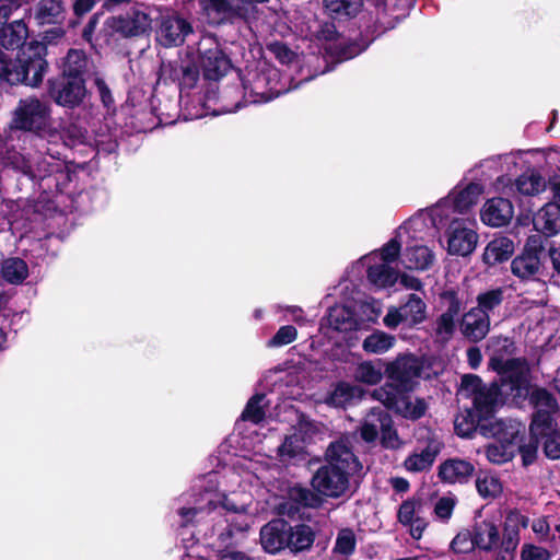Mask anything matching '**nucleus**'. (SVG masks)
<instances>
[{
    "label": "nucleus",
    "mask_w": 560,
    "mask_h": 560,
    "mask_svg": "<svg viewBox=\"0 0 560 560\" xmlns=\"http://www.w3.org/2000/svg\"><path fill=\"white\" fill-rule=\"evenodd\" d=\"M521 441H522V439L518 435L516 451H518L521 453L523 464L525 466H527V465H530L536 458L537 448H538V438H535L532 434V438L528 443L521 444Z\"/></svg>",
    "instance_id": "bf43d9fd"
},
{
    "label": "nucleus",
    "mask_w": 560,
    "mask_h": 560,
    "mask_svg": "<svg viewBox=\"0 0 560 560\" xmlns=\"http://www.w3.org/2000/svg\"><path fill=\"white\" fill-rule=\"evenodd\" d=\"M354 377L361 383L375 385L383 377L382 368L371 361L362 362L357 366Z\"/></svg>",
    "instance_id": "49530a36"
},
{
    "label": "nucleus",
    "mask_w": 560,
    "mask_h": 560,
    "mask_svg": "<svg viewBox=\"0 0 560 560\" xmlns=\"http://www.w3.org/2000/svg\"><path fill=\"white\" fill-rule=\"evenodd\" d=\"M326 459L327 465L313 476L312 487L325 497L339 498L349 490L350 479L360 474L362 465L343 440L328 446Z\"/></svg>",
    "instance_id": "7ed1b4c3"
},
{
    "label": "nucleus",
    "mask_w": 560,
    "mask_h": 560,
    "mask_svg": "<svg viewBox=\"0 0 560 560\" xmlns=\"http://www.w3.org/2000/svg\"><path fill=\"white\" fill-rule=\"evenodd\" d=\"M472 464L459 458L447 459L439 467V477L448 483H464L472 475Z\"/></svg>",
    "instance_id": "cd10ccee"
},
{
    "label": "nucleus",
    "mask_w": 560,
    "mask_h": 560,
    "mask_svg": "<svg viewBox=\"0 0 560 560\" xmlns=\"http://www.w3.org/2000/svg\"><path fill=\"white\" fill-rule=\"evenodd\" d=\"M425 214H419L410 218L400 226L409 225L406 238L400 241L399 261L408 270L424 271L430 269L434 261L433 250L425 244V238L430 234V228Z\"/></svg>",
    "instance_id": "0eeeda50"
},
{
    "label": "nucleus",
    "mask_w": 560,
    "mask_h": 560,
    "mask_svg": "<svg viewBox=\"0 0 560 560\" xmlns=\"http://www.w3.org/2000/svg\"><path fill=\"white\" fill-rule=\"evenodd\" d=\"M457 504V499L453 494L441 497L434 505V515L442 522H447Z\"/></svg>",
    "instance_id": "5fc2aeb1"
},
{
    "label": "nucleus",
    "mask_w": 560,
    "mask_h": 560,
    "mask_svg": "<svg viewBox=\"0 0 560 560\" xmlns=\"http://www.w3.org/2000/svg\"><path fill=\"white\" fill-rule=\"evenodd\" d=\"M514 252V243L506 236L493 238L485 248L483 261L493 266L498 262L508 260Z\"/></svg>",
    "instance_id": "7c9ffc66"
},
{
    "label": "nucleus",
    "mask_w": 560,
    "mask_h": 560,
    "mask_svg": "<svg viewBox=\"0 0 560 560\" xmlns=\"http://www.w3.org/2000/svg\"><path fill=\"white\" fill-rule=\"evenodd\" d=\"M421 508V500L411 498L401 503L397 514L399 523L409 526L410 535L415 539H420L427 527V522L419 515Z\"/></svg>",
    "instance_id": "393cba45"
},
{
    "label": "nucleus",
    "mask_w": 560,
    "mask_h": 560,
    "mask_svg": "<svg viewBox=\"0 0 560 560\" xmlns=\"http://www.w3.org/2000/svg\"><path fill=\"white\" fill-rule=\"evenodd\" d=\"M460 394L468 397V395H466L463 392V383L460 384ZM469 398H471L472 406H475L474 396H469ZM485 422L486 421L481 420L479 415H477L476 408L472 407L471 411H468L467 413L458 415L455 418V421H454L455 432L457 433V435H459L462 438H468L471 435L472 432H475L477 430L480 431V423H485Z\"/></svg>",
    "instance_id": "c9c22d12"
},
{
    "label": "nucleus",
    "mask_w": 560,
    "mask_h": 560,
    "mask_svg": "<svg viewBox=\"0 0 560 560\" xmlns=\"http://www.w3.org/2000/svg\"><path fill=\"white\" fill-rule=\"evenodd\" d=\"M12 10L13 7L11 4L0 5V46L5 49L20 48L16 59L13 61V63H16L22 50L34 42L25 44L28 32L27 26L23 21L19 20L11 24H7V21L12 14ZM3 54L7 55L5 52ZM5 58L8 61L12 62L8 56H5Z\"/></svg>",
    "instance_id": "dca6fc26"
},
{
    "label": "nucleus",
    "mask_w": 560,
    "mask_h": 560,
    "mask_svg": "<svg viewBox=\"0 0 560 560\" xmlns=\"http://www.w3.org/2000/svg\"><path fill=\"white\" fill-rule=\"evenodd\" d=\"M357 536L351 528H341L338 530L335 545L332 547V560H347L355 551Z\"/></svg>",
    "instance_id": "e433bc0d"
},
{
    "label": "nucleus",
    "mask_w": 560,
    "mask_h": 560,
    "mask_svg": "<svg viewBox=\"0 0 560 560\" xmlns=\"http://www.w3.org/2000/svg\"><path fill=\"white\" fill-rule=\"evenodd\" d=\"M372 397L388 409H393L409 419L421 418L428 408L424 399L410 396L406 390L395 386L394 383H386L384 386L374 389Z\"/></svg>",
    "instance_id": "9b49d317"
},
{
    "label": "nucleus",
    "mask_w": 560,
    "mask_h": 560,
    "mask_svg": "<svg viewBox=\"0 0 560 560\" xmlns=\"http://www.w3.org/2000/svg\"><path fill=\"white\" fill-rule=\"evenodd\" d=\"M474 539L477 548L486 551L495 550L501 542L497 524L491 520L477 523L474 528Z\"/></svg>",
    "instance_id": "c85d7f7f"
},
{
    "label": "nucleus",
    "mask_w": 560,
    "mask_h": 560,
    "mask_svg": "<svg viewBox=\"0 0 560 560\" xmlns=\"http://www.w3.org/2000/svg\"><path fill=\"white\" fill-rule=\"evenodd\" d=\"M192 32L191 24L176 14L163 15L156 32L158 40L165 47L182 45Z\"/></svg>",
    "instance_id": "aec40b11"
},
{
    "label": "nucleus",
    "mask_w": 560,
    "mask_h": 560,
    "mask_svg": "<svg viewBox=\"0 0 560 560\" xmlns=\"http://www.w3.org/2000/svg\"><path fill=\"white\" fill-rule=\"evenodd\" d=\"M200 19L211 26L231 23L241 15L240 0H196Z\"/></svg>",
    "instance_id": "f3484780"
},
{
    "label": "nucleus",
    "mask_w": 560,
    "mask_h": 560,
    "mask_svg": "<svg viewBox=\"0 0 560 560\" xmlns=\"http://www.w3.org/2000/svg\"><path fill=\"white\" fill-rule=\"evenodd\" d=\"M243 86L246 102L256 104L271 101L298 85L287 86L282 82L280 71L268 67L259 73H255L252 80L244 82Z\"/></svg>",
    "instance_id": "9d476101"
},
{
    "label": "nucleus",
    "mask_w": 560,
    "mask_h": 560,
    "mask_svg": "<svg viewBox=\"0 0 560 560\" xmlns=\"http://www.w3.org/2000/svg\"><path fill=\"white\" fill-rule=\"evenodd\" d=\"M425 317L427 304L419 295L412 293L408 295L407 301L402 305L389 307L383 322L387 328L395 329L400 324H407L409 326L418 325L422 323Z\"/></svg>",
    "instance_id": "2eb2a0df"
},
{
    "label": "nucleus",
    "mask_w": 560,
    "mask_h": 560,
    "mask_svg": "<svg viewBox=\"0 0 560 560\" xmlns=\"http://www.w3.org/2000/svg\"><path fill=\"white\" fill-rule=\"evenodd\" d=\"M457 318L441 314L434 324V335L440 342H447L452 339Z\"/></svg>",
    "instance_id": "8fccbe9b"
},
{
    "label": "nucleus",
    "mask_w": 560,
    "mask_h": 560,
    "mask_svg": "<svg viewBox=\"0 0 560 560\" xmlns=\"http://www.w3.org/2000/svg\"><path fill=\"white\" fill-rule=\"evenodd\" d=\"M60 168L59 163H48L46 161H43L39 163L36 167H34L31 163H25L23 166V173L26 175H30L32 177H44L46 175H49Z\"/></svg>",
    "instance_id": "052dcab7"
},
{
    "label": "nucleus",
    "mask_w": 560,
    "mask_h": 560,
    "mask_svg": "<svg viewBox=\"0 0 560 560\" xmlns=\"http://www.w3.org/2000/svg\"><path fill=\"white\" fill-rule=\"evenodd\" d=\"M290 495L305 506H313L316 501L315 495L304 488H293Z\"/></svg>",
    "instance_id": "69168bd1"
},
{
    "label": "nucleus",
    "mask_w": 560,
    "mask_h": 560,
    "mask_svg": "<svg viewBox=\"0 0 560 560\" xmlns=\"http://www.w3.org/2000/svg\"><path fill=\"white\" fill-rule=\"evenodd\" d=\"M298 338V330L292 325L281 326L277 332L267 341L268 348H279L292 343Z\"/></svg>",
    "instance_id": "864d4df0"
},
{
    "label": "nucleus",
    "mask_w": 560,
    "mask_h": 560,
    "mask_svg": "<svg viewBox=\"0 0 560 560\" xmlns=\"http://www.w3.org/2000/svg\"><path fill=\"white\" fill-rule=\"evenodd\" d=\"M441 299L446 306L442 314L457 318L463 306V301L457 293L454 290H446L442 293Z\"/></svg>",
    "instance_id": "4d7b16f0"
},
{
    "label": "nucleus",
    "mask_w": 560,
    "mask_h": 560,
    "mask_svg": "<svg viewBox=\"0 0 560 560\" xmlns=\"http://www.w3.org/2000/svg\"><path fill=\"white\" fill-rule=\"evenodd\" d=\"M383 419L385 422L380 433L382 446L389 450H399L404 445V442L394 429L392 418L388 415L387 418Z\"/></svg>",
    "instance_id": "3c124183"
},
{
    "label": "nucleus",
    "mask_w": 560,
    "mask_h": 560,
    "mask_svg": "<svg viewBox=\"0 0 560 560\" xmlns=\"http://www.w3.org/2000/svg\"><path fill=\"white\" fill-rule=\"evenodd\" d=\"M85 96L86 89L83 78L63 77V82L55 95V101L61 106L72 108L79 106Z\"/></svg>",
    "instance_id": "a878e982"
},
{
    "label": "nucleus",
    "mask_w": 560,
    "mask_h": 560,
    "mask_svg": "<svg viewBox=\"0 0 560 560\" xmlns=\"http://www.w3.org/2000/svg\"><path fill=\"white\" fill-rule=\"evenodd\" d=\"M288 545L291 551L300 552L310 549L315 540V533L308 525H288Z\"/></svg>",
    "instance_id": "473e14b6"
},
{
    "label": "nucleus",
    "mask_w": 560,
    "mask_h": 560,
    "mask_svg": "<svg viewBox=\"0 0 560 560\" xmlns=\"http://www.w3.org/2000/svg\"><path fill=\"white\" fill-rule=\"evenodd\" d=\"M1 275L9 283L20 284L27 278L28 267L22 258H7L2 261Z\"/></svg>",
    "instance_id": "ea45409f"
},
{
    "label": "nucleus",
    "mask_w": 560,
    "mask_h": 560,
    "mask_svg": "<svg viewBox=\"0 0 560 560\" xmlns=\"http://www.w3.org/2000/svg\"><path fill=\"white\" fill-rule=\"evenodd\" d=\"M521 559L522 560H550V552L539 546H535L532 544H526L522 547L521 550Z\"/></svg>",
    "instance_id": "e2e57ef3"
},
{
    "label": "nucleus",
    "mask_w": 560,
    "mask_h": 560,
    "mask_svg": "<svg viewBox=\"0 0 560 560\" xmlns=\"http://www.w3.org/2000/svg\"><path fill=\"white\" fill-rule=\"evenodd\" d=\"M518 156L514 153L490 158L485 160L480 167L487 171H494L501 173L498 176L494 187L497 191L508 194L516 190L524 196H536L542 192L546 187V180L539 172L529 170L523 173L513 183L509 175L513 174L517 170Z\"/></svg>",
    "instance_id": "39448f33"
},
{
    "label": "nucleus",
    "mask_w": 560,
    "mask_h": 560,
    "mask_svg": "<svg viewBox=\"0 0 560 560\" xmlns=\"http://www.w3.org/2000/svg\"><path fill=\"white\" fill-rule=\"evenodd\" d=\"M205 480L207 486L194 501L192 506H183L178 510L182 525L186 526L194 520L199 522L203 516L211 515L213 523L209 530L205 532L208 539L217 538L220 545H228L234 533L246 532L254 523L255 516L250 512L249 504L242 502L240 505L229 495L231 490V472L225 474L219 480L215 472H209Z\"/></svg>",
    "instance_id": "f03ea898"
},
{
    "label": "nucleus",
    "mask_w": 560,
    "mask_h": 560,
    "mask_svg": "<svg viewBox=\"0 0 560 560\" xmlns=\"http://www.w3.org/2000/svg\"><path fill=\"white\" fill-rule=\"evenodd\" d=\"M388 377L395 382L401 390L411 388L412 380L419 377L421 373V363L415 355H404L397 358L386 366Z\"/></svg>",
    "instance_id": "412c9836"
},
{
    "label": "nucleus",
    "mask_w": 560,
    "mask_h": 560,
    "mask_svg": "<svg viewBox=\"0 0 560 560\" xmlns=\"http://www.w3.org/2000/svg\"><path fill=\"white\" fill-rule=\"evenodd\" d=\"M526 362L525 359H522ZM527 364V363H525ZM528 368V365H526ZM529 372V369H527ZM526 378H528V373H526ZM529 383V380H527ZM529 395V401L534 407V413L532 423L529 427L530 434H544L547 431H550L556 423V415L559 412V405L551 393H549L545 388H535Z\"/></svg>",
    "instance_id": "f8f14e48"
},
{
    "label": "nucleus",
    "mask_w": 560,
    "mask_h": 560,
    "mask_svg": "<svg viewBox=\"0 0 560 560\" xmlns=\"http://www.w3.org/2000/svg\"><path fill=\"white\" fill-rule=\"evenodd\" d=\"M324 8L332 19L352 18L362 8V0H324Z\"/></svg>",
    "instance_id": "58836bf2"
},
{
    "label": "nucleus",
    "mask_w": 560,
    "mask_h": 560,
    "mask_svg": "<svg viewBox=\"0 0 560 560\" xmlns=\"http://www.w3.org/2000/svg\"><path fill=\"white\" fill-rule=\"evenodd\" d=\"M540 234L541 233H537L528 236L523 250L524 253L536 254L539 255V257L541 258L544 250V240Z\"/></svg>",
    "instance_id": "0e129e2a"
},
{
    "label": "nucleus",
    "mask_w": 560,
    "mask_h": 560,
    "mask_svg": "<svg viewBox=\"0 0 560 560\" xmlns=\"http://www.w3.org/2000/svg\"><path fill=\"white\" fill-rule=\"evenodd\" d=\"M363 396V389L359 385L339 383L327 398V404L334 407H345Z\"/></svg>",
    "instance_id": "f704fd0d"
},
{
    "label": "nucleus",
    "mask_w": 560,
    "mask_h": 560,
    "mask_svg": "<svg viewBox=\"0 0 560 560\" xmlns=\"http://www.w3.org/2000/svg\"><path fill=\"white\" fill-rule=\"evenodd\" d=\"M265 417V395L257 394L253 396L243 413L242 419L245 421H250L253 423H259Z\"/></svg>",
    "instance_id": "de8ad7c7"
},
{
    "label": "nucleus",
    "mask_w": 560,
    "mask_h": 560,
    "mask_svg": "<svg viewBox=\"0 0 560 560\" xmlns=\"http://www.w3.org/2000/svg\"><path fill=\"white\" fill-rule=\"evenodd\" d=\"M212 560H253L249 556L237 550L219 551Z\"/></svg>",
    "instance_id": "774afa93"
},
{
    "label": "nucleus",
    "mask_w": 560,
    "mask_h": 560,
    "mask_svg": "<svg viewBox=\"0 0 560 560\" xmlns=\"http://www.w3.org/2000/svg\"><path fill=\"white\" fill-rule=\"evenodd\" d=\"M152 21L149 12L133 9L125 15L109 19L108 26L125 37H131L149 32L152 27Z\"/></svg>",
    "instance_id": "a211bd4d"
},
{
    "label": "nucleus",
    "mask_w": 560,
    "mask_h": 560,
    "mask_svg": "<svg viewBox=\"0 0 560 560\" xmlns=\"http://www.w3.org/2000/svg\"><path fill=\"white\" fill-rule=\"evenodd\" d=\"M199 65L187 63L182 65L180 71H182V78H180V86L185 89H191L195 86V84L198 81L199 78Z\"/></svg>",
    "instance_id": "680f3d73"
},
{
    "label": "nucleus",
    "mask_w": 560,
    "mask_h": 560,
    "mask_svg": "<svg viewBox=\"0 0 560 560\" xmlns=\"http://www.w3.org/2000/svg\"><path fill=\"white\" fill-rule=\"evenodd\" d=\"M275 312L282 313L281 320L294 322L299 326H304L307 323L304 311L296 305H276Z\"/></svg>",
    "instance_id": "6e6d98bb"
},
{
    "label": "nucleus",
    "mask_w": 560,
    "mask_h": 560,
    "mask_svg": "<svg viewBox=\"0 0 560 560\" xmlns=\"http://www.w3.org/2000/svg\"><path fill=\"white\" fill-rule=\"evenodd\" d=\"M483 190V185L480 183L459 184L425 215L435 229H442L451 218H457V214H464L477 205Z\"/></svg>",
    "instance_id": "1a4fd4ad"
},
{
    "label": "nucleus",
    "mask_w": 560,
    "mask_h": 560,
    "mask_svg": "<svg viewBox=\"0 0 560 560\" xmlns=\"http://www.w3.org/2000/svg\"><path fill=\"white\" fill-rule=\"evenodd\" d=\"M459 328L466 339L478 342L490 331V318L480 310L472 307L463 315Z\"/></svg>",
    "instance_id": "5701e85b"
},
{
    "label": "nucleus",
    "mask_w": 560,
    "mask_h": 560,
    "mask_svg": "<svg viewBox=\"0 0 560 560\" xmlns=\"http://www.w3.org/2000/svg\"><path fill=\"white\" fill-rule=\"evenodd\" d=\"M475 547L474 535L467 530L458 533L451 542V548L456 553H467Z\"/></svg>",
    "instance_id": "13d9d810"
},
{
    "label": "nucleus",
    "mask_w": 560,
    "mask_h": 560,
    "mask_svg": "<svg viewBox=\"0 0 560 560\" xmlns=\"http://www.w3.org/2000/svg\"><path fill=\"white\" fill-rule=\"evenodd\" d=\"M387 416L388 413L382 408H372L361 424V438L368 443L374 442L384 425L385 421L383 418H387Z\"/></svg>",
    "instance_id": "72a5a7b5"
},
{
    "label": "nucleus",
    "mask_w": 560,
    "mask_h": 560,
    "mask_svg": "<svg viewBox=\"0 0 560 560\" xmlns=\"http://www.w3.org/2000/svg\"><path fill=\"white\" fill-rule=\"evenodd\" d=\"M556 427L557 424H553L550 431L534 435L535 438H545L544 451L546 456L551 459L560 458V432L556 430Z\"/></svg>",
    "instance_id": "603ef678"
},
{
    "label": "nucleus",
    "mask_w": 560,
    "mask_h": 560,
    "mask_svg": "<svg viewBox=\"0 0 560 560\" xmlns=\"http://www.w3.org/2000/svg\"><path fill=\"white\" fill-rule=\"evenodd\" d=\"M503 302V290L502 289H493L487 292L480 293L477 296V306L476 310H480L482 314L487 315L490 318V315L493 314L495 308H498Z\"/></svg>",
    "instance_id": "a18cd8bd"
},
{
    "label": "nucleus",
    "mask_w": 560,
    "mask_h": 560,
    "mask_svg": "<svg viewBox=\"0 0 560 560\" xmlns=\"http://www.w3.org/2000/svg\"><path fill=\"white\" fill-rule=\"evenodd\" d=\"M476 488L483 499H493L502 491L499 478L488 472H481L477 476Z\"/></svg>",
    "instance_id": "37998d69"
},
{
    "label": "nucleus",
    "mask_w": 560,
    "mask_h": 560,
    "mask_svg": "<svg viewBox=\"0 0 560 560\" xmlns=\"http://www.w3.org/2000/svg\"><path fill=\"white\" fill-rule=\"evenodd\" d=\"M540 269L541 258L536 254L523 252L511 264L512 273L521 279H532L539 273Z\"/></svg>",
    "instance_id": "2f4dec72"
},
{
    "label": "nucleus",
    "mask_w": 560,
    "mask_h": 560,
    "mask_svg": "<svg viewBox=\"0 0 560 560\" xmlns=\"http://www.w3.org/2000/svg\"><path fill=\"white\" fill-rule=\"evenodd\" d=\"M353 307L358 313L360 326L365 322H375L382 313L381 303L373 299L354 303Z\"/></svg>",
    "instance_id": "09e8293b"
},
{
    "label": "nucleus",
    "mask_w": 560,
    "mask_h": 560,
    "mask_svg": "<svg viewBox=\"0 0 560 560\" xmlns=\"http://www.w3.org/2000/svg\"><path fill=\"white\" fill-rule=\"evenodd\" d=\"M408 228L399 226L395 236L389 240L380 250L363 256L353 265V269L366 268L368 280L377 289L393 287L398 280L399 272L392 264L395 262L400 253V241L406 238Z\"/></svg>",
    "instance_id": "20e7f679"
},
{
    "label": "nucleus",
    "mask_w": 560,
    "mask_h": 560,
    "mask_svg": "<svg viewBox=\"0 0 560 560\" xmlns=\"http://www.w3.org/2000/svg\"><path fill=\"white\" fill-rule=\"evenodd\" d=\"M88 59L81 50H70L66 57L63 77H81L88 69Z\"/></svg>",
    "instance_id": "c03bdc74"
},
{
    "label": "nucleus",
    "mask_w": 560,
    "mask_h": 560,
    "mask_svg": "<svg viewBox=\"0 0 560 560\" xmlns=\"http://www.w3.org/2000/svg\"><path fill=\"white\" fill-rule=\"evenodd\" d=\"M550 201L548 205L556 206L560 210V175H555L549 180Z\"/></svg>",
    "instance_id": "338daca9"
},
{
    "label": "nucleus",
    "mask_w": 560,
    "mask_h": 560,
    "mask_svg": "<svg viewBox=\"0 0 560 560\" xmlns=\"http://www.w3.org/2000/svg\"><path fill=\"white\" fill-rule=\"evenodd\" d=\"M51 114L52 107L48 100L36 96L21 98L12 112L10 129L39 137H56L57 128Z\"/></svg>",
    "instance_id": "6e6552de"
},
{
    "label": "nucleus",
    "mask_w": 560,
    "mask_h": 560,
    "mask_svg": "<svg viewBox=\"0 0 560 560\" xmlns=\"http://www.w3.org/2000/svg\"><path fill=\"white\" fill-rule=\"evenodd\" d=\"M442 448V440L436 434L430 433L427 436L424 446L416 448L406 457L404 462L405 469L409 472L430 470Z\"/></svg>",
    "instance_id": "6ab92c4d"
},
{
    "label": "nucleus",
    "mask_w": 560,
    "mask_h": 560,
    "mask_svg": "<svg viewBox=\"0 0 560 560\" xmlns=\"http://www.w3.org/2000/svg\"><path fill=\"white\" fill-rule=\"evenodd\" d=\"M327 324L338 331H351L360 327L358 313L353 305H335L329 308Z\"/></svg>",
    "instance_id": "bb28decb"
},
{
    "label": "nucleus",
    "mask_w": 560,
    "mask_h": 560,
    "mask_svg": "<svg viewBox=\"0 0 560 560\" xmlns=\"http://www.w3.org/2000/svg\"><path fill=\"white\" fill-rule=\"evenodd\" d=\"M447 252L451 255L468 256L478 242V234L466 219L451 218L447 223Z\"/></svg>",
    "instance_id": "4468645a"
},
{
    "label": "nucleus",
    "mask_w": 560,
    "mask_h": 560,
    "mask_svg": "<svg viewBox=\"0 0 560 560\" xmlns=\"http://www.w3.org/2000/svg\"><path fill=\"white\" fill-rule=\"evenodd\" d=\"M61 0H40L35 7V19L39 24H55L63 18Z\"/></svg>",
    "instance_id": "4c0bfd02"
},
{
    "label": "nucleus",
    "mask_w": 560,
    "mask_h": 560,
    "mask_svg": "<svg viewBox=\"0 0 560 560\" xmlns=\"http://www.w3.org/2000/svg\"><path fill=\"white\" fill-rule=\"evenodd\" d=\"M197 58L199 67L209 80L219 79L230 68L229 59L212 36H205L200 39L197 48Z\"/></svg>",
    "instance_id": "ddd939ff"
},
{
    "label": "nucleus",
    "mask_w": 560,
    "mask_h": 560,
    "mask_svg": "<svg viewBox=\"0 0 560 560\" xmlns=\"http://www.w3.org/2000/svg\"><path fill=\"white\" fill-rule=\"evenodd\" d=\"M305 442L300 433H293L287 436L283 443L278 447V455L282 462H289L300 458L304 455Z\"/></svg>",
    "instance_id": "79ce46f5"
},
{
    "label": "nucleus",
    "mask_w": 560,
    "mask_h": 560,
    "mask_svg": "<svg viewBox=\"0 0 560 560\" xmlns=\"http://www.w3.org/2000/svg\"><path fill=\"white\" fill-rule=\"evenodd\" d=\"M560 210L552 205L546 203L533 218L536 232L545 236H553L559 231Z\"/></svg>",
    "instance_id": "c756f323"
},
{
    "label": "nucleus",
    "mask_w": 560,
    "mask_h": 560,
    "mask_svg": "<svg viewBox=\"0 0 560 560\" xmlns=\"http://www.w3.org/2000/svg\"><path fill=\"white\" fill-rule=\"evenodd\" d=\"M395 341L394 336L383 330H375L363 340L362 348L369 353L381 354L392 349Z\"/></svg>",
    "instance_id": "a19ab883"
},
{
    "label": "nucleus",
    "mask_w": 560,
    "mask_h": 560,
    "mask_svg": "<svg viewBox=\"0 0 560 560\" xmlns=\"http://www.w3.org/2000/svg\"><path fill=\"white\" fill-rule=\"evenodd\" d=\"M514 209L509 199L492 198L487 200L480 211L481 221L493 228L508 224L513 218Z\"/></svg>",
    "instance_id": "4be33fe9"
},
{
    "label": "nucleus",
    "mask_w": 560,
    "mask_h": 560,
    "mask_svg": "<svg viewBox=\"0 0 560 560\" xmlns=\"http://www.w3.org/2000/svg\"><path fill=\"white\" fill-rule=\"evenodd\" d=\"M46 46L42 43H33L25 47L16 63L8 61L3 51L0 50V79L10 84L24 83L36 88L47 70L45 60Z\"/></svg>",
    "instance_id": "423d86ee"
},
{
    "label": "nucleus",
    "mask_w": 560,
    "mask_h": 560,
    "mask_svg": "<svg viewBox=\"0 0 560 560\" xmlns=\"http://www.w3.org/2000/svg\"><path fill=\"white\" fill-rule=\"evenodd\" d=\"M489 365L499 374L500 382L485 385L479 376L468 374L463 376V392L474 396L476 412L486 421L480 423V433L495 439L487 447L486 455L499 465L514 457L523 425L514 420L495 419L494 413L504 404L518 405L527 398V368L521 358L504 359L501 354H494Z\"/></svg>",
    "instance_id": "f257e3e1"
},
{
    "label": "nucleus",
    "mask_w": 560,
    "mask_h": 560,
    "mask_svg": "<svg viewBox=\"0 0 560 560\" xmlns=\"http://www.w3.org/2000/svg\"><path fill=\"white\" fill-rule=\"evenodd\" d=\"M288 523L273 520L260 529V544L266 552L276 553L287 548Z\"/></svg>",
    "instance_id": "b1692460"
}]
</instances>
